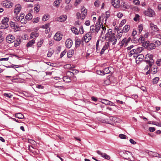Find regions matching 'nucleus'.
Here are the masks:
<instances>
[{
    "instance_id": "f257e3e1",
    "label": "nucleus",
    "mask_w": 161,
    "mask_h": 161,
    "mask_svg": "<svg viewBox=\"0 0 161 161\" xmlns=\"http://www.w3.org/2000/svg\"><path fill=\"white\" fill-rule=\"evenodd\" d=\"M104 16V15H103L101 16H100L95 25H92L90 26V33H95L96 34L98 33L101 28V25H102V23L100 24L101 19V18H103Z\"/></svg>"
},
{
    "instance_id": "f03ea898",
    "label": "nucleus",
    "mask_w": 161,
    "mask_h": 161,
    "mask_svg": "<svg viewBox=\"0 0 161 161\" xmlns=\"http://www.w3.org/2000/svg\"><path fill=\"white\" fill-rule=\"evenodd\" d=\"M105 38L107 41L111 42L113 45L116 44L117 41V37L115 33L112 32V29H110L106 34Z\"/></svg>"
},
{
    "instance_id": "7ed1b4c3",
    "label": "nucleus",
    "mask_w": 161,
    "mask_h": 161,
    "mask_svg": "<svg viewBox=\"0 0 161 161\" xmlns=\"http://www.w3.org/2000/svg\"><path fill=\"white\" fill-rule=\"evenodd\" d=\"M73 72L71 71H68L66 73V76H64L63 77V80L64 81L66 82H69L71 81L70 77L74 75L75 73L78 72L75 70V69L72 70Z\"/></svg>"
},
{
    "instance_id": "20e7f679",
    "label": "nucleus",
    "mask_w": 161,
    "mask_h": 161,
    "mask_svg": "<svg viewBox=\"0 0 161 161\" xmlns=\"http://www.w3.org/2000/svg\"><path fill=\"white\" fill-rule=\"evenodd\" d=\"M153 55L149 54H147L145 56V61L149 65L150 68L154 63V61L153 59Z\"/></svg>"
},
{
    "instance_id": "39448f33",
    "label": "nucleus",
    "mask_w": 161,
    "mask_h": 161,
    "mask_svg": "<svg viewBox=\"0 0 161 161\" xmlns=\"http://www.w3.org/2000/svg\"><path fill=\"white\" fill-rule=\"evenodd\" d=\"M81 14L80 13H77L76 15L78 19L80 18L83 19L87 14V11L85 8L83 7L81 9Z\"/></svg>"
},
{
    "instance_id": "423d86ee",
    "label": "nucleus",
    "mask_w": 161,
    "mask_h": 161,
    "mask_svg": "<svg viewBox=\"0 0 161 161\" xmlns=\"http://www.w3.org/2000/svg\"><path fill=\"white\" fill-rule=\"evenodd\" d=\"M123 153H124L123 157L125 159L129 160L130 161L134 160L133 155L131 152L127 151H125Z\"/></svg>"
},
{
    "instance_id": "0eeeda50",
    "label": "nucleus",
    "mask_w": 161,
    "mask_h": 161,
    "mask_svg": "<svg viewBox=\"0 0 161 161\" xmlns=\"http://www.w3.org/2000/svg\"><path fill=\"white\" fill-rule=\"evenodd\" d=\"M89 32L88 33L86 34L84 37L82 39V42H85L86 43H87L89 42L90 40L92 38V36L91 35V34Z\"/></svg>"
},
{
    "instance_id": "6e6552de",
    "label": "nucleus",
    "mask_w": 161,
    "mask_h": 161,
    "mask_svg": "<svg viewBox=\"0 0 161 161\" xmlns=\"http://www.w3.org/2000/svg\"><path fill=\"white\" fill-rule=\"evenodd\" d=\"M150 26L151 30L153 32H158L159 31L157 26L155 25L153 23L151 22L150 24Z\"/></svg>"
},
{
    "instance_id": "1a4fd4ad",
    "label": "nucleus",
    "mask_w": 161,
    "mask_h": 161,
    "mask_svg": "<svg viewBox=\"0 0 161 161\" xmlns=\"http://www.w3.org/2000/svg\"><path fill=\"white\" fill-rule=\"evenodd\" d=\"M15 40L14 37L12 35H9L6 37V41L8 43H11L14 42Z\"/></svg>"
},
{
    "instance_id": "9d476101",
    "label": "nucleus",
    "mask_w": 161,
    "mask_h": 161,
    "mask_svg": "<svg viewBox=\"0 0 161 161\" xmlns=\"http://www.w3.org/2000/svg\"><path fill=\"white\" fill-rule=\"evenodd\" d=\"M2 5L6 8H10L13 6V4L12 2L6 0L3 2Z\"/></svg>"
},
{
    "instance_id": "9b49d317",
    "label": "nucleus",
    "mask_w": 161,
    "mask_h": 161,
    "mask_svg": "<svg viewBox=\"0 0 161 161\" xmlns=\"http://www.w3.org/2000/svg\"><path fill=\"white\" fill-rule=\"evenodd\" d=\"M109 119L110 121L106 122V123L110 124H112L113 123V122L115 123L118 122L119 119L115 117L110 116L109 117Z\"/></svg>"
},
{
    "instance_id": "f8f14e48",
    "label": "nucleus",
    "mask_w": 161,
    "mask_h": 161,
    "mask_svg": "<svg viewBox=\"0 0 161 161\" xmlns=\"http://www.w3.org/2000/svg\"><path fill=\"white\" fill-rule=\"evenodd\" d=\"M144 13L146 15L149 17H153L155 14V12L151 8H148L147 10L145 11Z\"/></svg>"
},
{
    "instance_id": "ddd939ff",
    "label": "nucleus",
    "mask_w": 161,
    "mask_h": 161,
    "mask_svg": "<svg viewBox=\"0 0 161 161\" xmlns=\"http://www.w3.org/2000/svg\"><path fill=\"white\" fill-rule=\"evenodd\" d=\"M63 35L60 32H57L54 36V39L57 41H60L62 38Z\"/></svg>"
},
{
    "instance_id": "4468645a",
    "label": "nucleus",
    "mask_w": 161,
    "mask_h": 161,
    "mask_svg": "<svg viewBox=\"0 0 161 161\" xmlns=\"http://www.w3.org/2000/svg\"><path fill=\"white\" fill-rule=\"evenodd\" d=\"M8 21L9 19L7 17L4 18L2 20V22L3 25L2 26L3 27V28H7L8 26Z\"/></svg>"
},
{
    "instance_id": "2eb2a0df",
    "label": "nucleus",
    "mask_w": 161,
    "mask_h": 161,
    "mask_svg": "<svg viewBox=\"0 0 161 161\" xmlns=\"http://www.w3.org/2000/svg\"><path fill=\"white\" fill-rule=\"evenodd\" d=\"M112 5L116 8H119L120 6V1L119 0H111Z\"/></svg>"
},
{
    "instance_id": "dca6fc26",
    "label": "nucleus",
    "mask_w": 161,
    "mask_h": 161,
    "mask_svg": "<svg viewBox=\"0 0 161 161\" xmlns=\"http://www.w3.org/2000/svg\"><path fill=\"white\" fill-rule=\"evenodd\" d=\"M113 67H109L104 69V71H103V72L104 73L105 75L108 74H112L113 73Z\"/></svg>"
},
{
    "instance_id": "f3484780",
    "label": "nucleus",
    "mask_w": 161,
    "mask_h": 161,
    "mask_svg": "<svg viewBox=\"0 0 161 161\" xmlns=\"http://www.w3.org/2000/svg\"><path fill=\"white\" fill-rule=\"evenodd\" d=\"M21 9V5L19 4H18L15 5V8L14 10V13L16 14L17 15L18 14Z\"/></svg>"
},
{
    "instance_id": "a211bd4d",
    "label": "nucleus",
    "mask_w": 161,
    "mask_h": 161,
    "mask_svg": "<svg viewBox=\"0 0 161 161\" xmlns=\"http://www.w3.org/2000/svg\"><path fill=\"white\" fill-rule=\"evenodd\" d=\"M97 153L98 154L101 155L102 157L106 159L109 160L110 158V157L109 155H108L105 153H103L101 152L100 151H97Z\"/></svg>"
},
{
    "instance_id": "6ab92c4d",
    "label": "nucleus",
    "mask_w": 161,
    "mask_h": 161,
    "mask_svg": "<svg viewBox=\"0 0 161 161\" xmlns=\"http://www.w3.org/2000/svg\"><path fill=\"white\" fill-rule=\"evenodd\" d=\"M102 103H104L106 105L114 106H115V105L113 103L108 100L103 99L102 100Z\"/></svg>"
},
{
    "instance_id": "aec40b11",
    "label": "nucleus",
    "mask_w": 161,
    "mask_h": 161,
    "mask_svg": "<svg viewBox=\"0 0 161 161\" xmlns=\"http://www.w3.org/2000/svg\"><path fill=\"white\" fill-rule=\"evenodd\" d=\"M144 58V56L142 54H139L137 55L136 58V63H138L139 62L142 61Z\"/></svg>"
},
{
    "instance_id": "412c9836",
    "label": "nucleus",
    "mask_w": 161,
    "mask_h": 161,
    "mask_svg": "<svg viewBox=\"0 0 161 161\" xmlns=\"http://www.w3.org/2000/svg\"><path fill=\"white\" fill-rule=\"evenodd\" d=\"M28 149L29 151L33 153L34 154H35L36 153H37V150L34 148L31 145H28Z\"/></svg>"
},
{
    "instance_id": "4be33fe9",
    "label": "nucleus",
    "mask_w": 161,
    "mask_h": 161,
    "mask_svg": "<svg viewBox=\"0 0 161 161\" xmlns=\"http://www.w3.org/2000/svg\"><path fill=\"white\" fill-rule=\"evenodd\" d=\"M65 44L67 48H70L72 44V40L69 39L67 40L65 42Z\"/></svg>"
},
{
    "instance_id": "5701e85b",
    "label": "nucleus",
    "mask_w": 161,
    "mask_h": 161,
    "mask_svg": "<svg viewBox=\"0 0 161 161\" xmlns=\"http://www.w3.org/2000/svg\"><path fill=\"white\" fill-rule=\"evenodd\" d=\"M158 71L157 67L154 65L151 69V73L153 74H155L158 72Z\"/></svg>"
},
{
    "instance_id": "b1692460",
    "label": "nucleus",
    "mask_w": 161,
    "mask_h": 161,
    "mask_svg": "<svg viewBox=\"0 0 161 161\" xmlns=\"http://www.w3.org/2000/svg\"><path fill=\"white\" fill-rule=\"evenodd\" d=\"M67 18V16L66 15L61 16L59 17L57 19V21L60 22H63L65 21Z\"/></svg>"
},
{
    "instance_id": "393cba45",
    "label": "nucleus",
    "mask_w": 161,
    "mask_h": 161,
    "mask_svg": "<svg viewBox=\"0 0 161 161\" xmlns=\"http://www.w3.org/2000/svg\"><path fill=\"white\" fill-rule=\"evenodd\" d=\"M108 43L107 42V44H106L103 47L100 52L101 55H102L104 53L105 51L108 48Z\"/></svg>"
},
{
    "instance_id": "a878e982",
    "label": "nucleus",
    "mask_w": 161,
    "mask_h": 161,
    "mask_svg": "<svg viewBox=\"0 0 161 161\" xmlns=\"http://www.w3.org/2000/svg\"><path fill=\"white\" fill-rule=\"evenodd\" d=\"M75 47H78L80 46V43L81 41L80 39L78 38V37H76L75 39Z\"/></svg>"
},
{
    "instance_id": "bb28decb",
    "label": "nucleus",
    "mask_w": 161,
    "mask_h": 161,
    "mask_svg": "<svg viewBox=\"0 0 161 161\" xmlns=\"http://www.w3.org/2000/svg\"><path fill=\"white\" fill-rule=\"evenodd\" d=\"M10 24L11 27L14 29H16V28L18 29L19 28V26L14 22L11 21L10 22Z\"/></svg>"
},
{
    "instance_id": "cd10ccee",
    "label": "nucleus",
    "mask_w": 161,
    "mask_h": 161,
    "mask_svg": "<svg viewBox=\"0 0 161 161\" xmlns=\"http://www.w3.org/2000/svg\"><path fill=\"white\" fill-rule=\"evenodd\" d=\"M39 36L38 33L36 32H32L31 34L30 37L32 39H35Z\"/></svg>"
},
{
    "instance_id": "c85d7f7f",
    "label": "nucleus",
    "mask_w": 161,
    "mask_h": 161,
    "mask_svg": "<svg viewBox=\"0 0 161 161\" xmlns=\"http://www.w3.org/2000/svg\"><path fill=\"white\" fill-rule=\"evenodd\" d=\"M130 28V25H125L123 28V30L121 31H122L124 32H127L129 30Z\"/></svg>"
},
{
    "instance_id": "c756f323",
    "label": "nucleus",
    "mask_w": 161,
    "mask_h": 161,
    "mask_svg": "<svg viewBox=\"0 0 161 161\" xmlns=\"http://www.w3.org/2000/svg\"><path fill=\"white\" fill-rule=\"evenodd\" d=\"M35 43V41L34 40H32L26 44V47H31Z\"/></svg>"
},
{
    "instance_id": "7c9ffc66",
    "label": "nucleus",
    "mask_w": 161,
    "mask_h": 161,
    "mask_svg": "<svg viewBox=\"0 0 161 161\" xmlns=\"http://www.w3.org/2000/svg\"><path fill=\"white\" fill-rule=\"evenodd\" d=\"M72 32L75 35H78L79 33V31L78 29L75 27H73L71 28Z\"/></svg>"
},
{
    "instance_id": "2f4dec72",
    "label": "nucleus",
    "mask_w": 161,
    "mask_h": 161,
    "mask_svg": "<svg viewBox=\"0 0 161 161\" xmlns=\"http://www.w3.org/2000/svg\"><path fill=\"white\" fill-rule=\"evenodd\" d=\"M15 117L19 119H23L24 118V116L23 114L20 113L15 114Z\"/></svg>"
},
{
    "instance_id": "473e14b6",
    "label": "nucleus",
    "mask_w": 161,
    "mask_h": 161,
    "mask_svg": "<svg viewBox=\"0 0 161 161\" xmlns=\"http://www.w3.org/2000/svg\"><path fill=\"white\" fill-rule=\"evenodd\" d=\"M136 51V54L141 53L143 50V48L142 47H138L137 48L135 49Z\"/></svg>"
},
{
    "instance_id": "72a5a7b5",
    "label": "nucleus",
    "mask_w": 161,
    "mask_h": 161,
    "mask_svg": "<svg viewBox=\"0 0 161 161\" xmlns=\"http://www.w3.org/2000/svg\"><path fill=\"white\" fill-rule=\"evenodd\" d=\"M21 42V39H17L16 42L14 43V46L16 47L19 46Z\"/></svg>"
},
{
    "instance_id": "f704fd0d",
    "label": "nucleus",
    "mask_w": 161,
    "mask_h": 161,
    "mask_svg": "<svg viewBox=\"0 0 161 161\" xmlns=\"http://www.w3.org/2000/svg\"><path fill=\"white\" fill-rule=\"evenodd\" d=\"M54 51L53 49L50 48L47 54V56L48 57H51L54 53Z\"/></svg>"
},
{
    "instance_id": "c9c22d12",
    "label": "nucleus",
    "mask_w": 161,
    "mask_h": 161,
    "mask_svg": "<svg viewBox=\"0 0 161 161\" xmlns=\"http://www.w3.org/2000/svg\"><path fill=\"white\" fill-rule=\"evenodd\" d=\"M145 38L143 36H141L138 38H137L136 39L135 41H138L140 43V42L142 43L144 41Z\"/></svg>"
},
{
    "instance_id": "e433bc0d",
    "label": "nucleus",
    "mask_w": 161,
    "mask_h": 161,
    "mask_svg": "<svg viewBox=\"0 0 161 161\" xmlns=\"http://www.w3.org/2000/svg\"><path fill=\"white\" fill-rule=\"evenodd\" d=\"M156 45H155L154 43H151L149 44L148 48L150 49H153L155 48Z\"/></svg>"
},
{
    "instance_id": "4c0bfd02",
    "label": "nucleus",
    "mask_w": 161,
    "mask_h": 161,
    "mask_svg": "<svg viewBox=\"0 0 161 161\" xmlns=\"http://www.w3.org/2000/svg\"><path fill=\"white\" fill-rule=\"evenodd\" d=\"M126 41V38H124L119 43V45L120 47H121L123 46L125 44V42Z\"/></svg>"
},
{
    "instance_id": "58836bf2",
    "label": "nucleus",
    "mask_w": 161,
    "mask_h": 161,
    "mask_svg": "<svg viewBox=\"0 0 161 161\" xmlns=\"http://www.w3.org/2000/svg\"><path fill=\"white\" fill-rule=\"evenodd\" d=\"M50 17V16L47 14H45L42 18V20L43 21H46L48 20Z\"/></svg>"
},
{
    "instance_id": "ea45409f",
    "label": "nucleus",
    "mask_w": 161,
    "mask_h": 161,
    "mask_svg": "<svg viewBox=\"0 0 161 161\" xmlns=\"http://www.w3.org/2000/svg\"><path fill=\"white\" fill-rule=\"evenodd\" d=\"M123 32L121 31H118L117 32V36L116 37H117V39L118 38V39H119L120 37L122 36L123 34Z\"/></svg>"
},
{
    "instance_id": "a19ab883",
    "label": "nucleus",
    "mask_w": 161,
    "mask_h": 161,
    "mask_svg": "<svg viewBox=\"0 0 161 161\" xmlns=\"http://www.w3.org/2000/svg\"><path fill=\"white\" fill-rule=\"evenodd\" d=\"M151 152L152 153V155L154 157L161 158V155H160L156 152Z\"/></svg>"
},
{
    "instance_id": "79ce46f5",
    "label": "nucleus",
    "mask_w": 161,
    "mask_h": 161,
    "mask_svg": "<svg viewBox=\"0 0 161 161\" xmlns=\"http://www.w3.org/2000/svg\"><path fill=\"white\" fill-rule=\"evenodd\" d=\"M149 41H147L145 42H142V46L146 47H148L149 46Z\"/></svg>"
},
{
    "instance_id": "37998d69",
    "label": "nucleus",
    "mask_w": 161,
    "mask_h": 161,
    "mask_svg": "<svg viewBox=\"0 0 161 161\" xmlns=\"http://www.w3.org/2000/svg\"><path fill=\"white\" fill-rule=\"evenodd\" d=\"M136 54V51H135V49H134L131 50L130 53H129V55L130 57L133 54Z\"/></svg>"
},
{
    "instance_id": "c03bdc74",
    "label": "nucleus",
    "mask_w": 161,
    "mask_h": 161,
    "mask_svg": "<svg viewBox=\"0 0 161 161\" xmlns=\"http://www.w3.org/2000/svg\"><path fill=\"white\" fill-rule=\"evenodd\" d=\"M32 18V16L31 15V14L29 13L27 14L26 17L25 18L27 20H31Z\"/></svg>"
},
{
    "instance_id": "a18cd8bd",
    "label": "nucleus",
    "mask_w": 161,
    "mask_h": 161,
    "mask_svg": "<svg viewBox=\"0 0 161 161\" xmlns=\"http://www.w3.org/2000/svg\"><path fill=\"white\" fill-rule=\"evenodd\" d=\"M4 40V37L3 36V33L0 31V43L2 42Z\"/></svg>"
},
{
    "instance_id": "49530a36",
    "label": "nucleus",
    "mask_w": 161,
    "mask_h": 161,
    "mask_svg": "<svg viewBox=\"0 0 161 161\" xmlns=\"http://www.w3.org/2000/svg\"><path fill=\"white\" fill-rule=\"evenodd\" d=\"M102 30L101 32V35L102 36L105 33V31L106 30V28L105 26H103V25H101Z\"/></svg>"
},
{
    "instance_id": "de8ad7c7",
    "label": "nucleus",
    "mask_w": 161,
    "mask_h": 161,
    "mask_svg": "<svg viewBox=\"0 0 161 161\" xmlns=\"http://www.w3.org/2000/svg\"><path fill=\"white\" fill-rule=\"evenodd\" d=\"M137 32L135 30H133L132 33V36L133 37V38L134 39L136 40V37H135V36L137 34Z\"/></svg>"
},
{
    "instance_id": "09e8293b",
    "label": "nucleus",
    "mask_w": 161,
    "mask_h": 161,
    "mask_svg": "<svg viewBox=\"0 0 161 161\" xmlns=\"http://www.w3.org/2000/svg\"><path fill=\"white\" fill-rule=\"evenodd\" d=\"M39 18L38 17H37L34 18L32 20V21L33 22V23H36L38 22L39 20Z\"/></svg>"
},
{
    "instance_id": "8fccbe9b",
    "label": "nucleus",
    "mask_w": 161,
    "mask_h": 161,
    "mask_svg": "<svg viewBox=\"0 0 161 161\" xmlns=\"http://www.w3.org/2000/svg\"><path fill=\"white\" fill-rule=\"evenodd\" d=\"M138 29L139 30V33H141L143 29L142 25L141 24L139 25L138 26Z\"/></svg>"
},
{
    "instance_id": "3c124183",
    "label": "nucleus",
    "mask_w": 161,
    "mask_h": 161,
    "mask_svg": "<svg viewBox=\"0 0 161 161\" xmlns=\"http://www.w3.org/2000/svg\"><path fill=\"white\" fill-rule=\"evenodd\" d=\"M119 136L121 139H126L127 137L125 135L122 134H120L119 135Z\"/></svg>"
},
{
    "instance_id": "603ef678",
    "label": "nucleus",
    "mask_w": 161,
    "mask_h": 161,
    "mask_svg": "<svg viewBox=\"0 0 161 161\" xmlns=\"http://www.w3.org/2000/svg\"><path fill=\"white\" fill-rule=\"evenodd\" d=\"M43 40H41L38 42L37 43V46L38 47H40L43 44Z\"/></svg>"
},
{
    "instance_id": "864d4df0",
    "label": "nucleus",
    "mask_w": 161,
    "mask_h": 161,
    "mask_svg": "<svg viewBox=\"0 0 161 161\" xmlns=\"http://www.w3.org/2000/svg\"><path fill=\"white\" fill-rule=\"evenodd\" d=\"M79 33L80 32V34H82L84 32V30L83 27L82 25H81L80 27V30Z\"/></svg>"
},
{
    "instance_id": "5fc2aeb1",
    "label": "nucleus",
    "mask_w": 161,
    "mask_h": 161,
    "mask_svg": "<svg viewBox=\"0 0 161 161\" xmlns=\"http://www.w3.org/2000/svg\"><path fill=\"white\" fill-rule=\"evenodd\" d=\"M159 80V78L158 77H155L153 80V84L157 83Z\"/></svg>"
},
{
    "instance_id": "6e6d98bb",
    "label": "nucleus",
    "mask_w": 161,
    "mask_h": 161,
    "mask_svg": "<svg viewBox=\"0 0 161 161\" xmlns=\"http://www.w3.org/2000/svg\"><path fill=\"white\" fill-rule=\"evenodd\" d=\"M3 95L8 98H11L13 96V95H11L10 93H4L3 94Z\"/></svg>"
},
{
    "instance_id": "4d7b16f0",
    "label": "nucleus",
    "mask_w": 161,
    "mask_h": 161,
    "mask_svg": "<svg viewBox=\"0 0 161 161\" xmlns=\"http://www.w3.org/2000/svg\"><path fill=\"white\" fill-rule=\"evenodd\" d=\"M139 17L140 16L138 14H136L134 18V20L136 21H137L139 19Z\"/></svg>"
},
{
    "instance_id": "13d9d810",
    "label": "nucleus",
    "mask_w": 161,
    "mask_h": 161,
    "mask_svg": "<svg viewBox=\"0 0 161 161\" xmlns=\"http://www.w3.org/2000/svg\"><path fill=\"white\" fill-rule=\"evenodd\" d=\"M14 19L15 21L19 22L20 20L19 16H18L17 15H16L14 17Z\"/></svg>"
},
{
    "instance_id": "bf43d9fd",
    "label": "nucleus",
    "mask_w": 161,
    "mask_h": 161,
    "mask_svg": "<svg viewBox=\"0 0 161 161\" xmlns=\"http://www.w3.org/2000/svg\"><path fill=\"white\" fill-rule=\"evenodd\" d=\"M25 18H24L23 19H21V20H19V22L21 23V24H25L27 23V20Z\"/></svg>"
},
{
    "instance_id": "052dcab7",
    "label": "nucleus",
    "mask_w": 161,
    "mask_h": 161,
    "mask_svg": "<svg viewBox=\"0 0 161 161\" xmlns=\"http://www.w3.org/2000/svg\"><path fill=\"white\" fill-rule=\"evenodd\" d=\"M154 43L155 45H156V46H160L161 44V42L159 41H156Z\"/></svg>"
},
{
    "instance_id": "680f3d73",
    "label": "nucleus",
    "mask_w": 161,
    "mask_h": 161,
    "mask_svg": "<svg viewBox=\"0 0 161 161\" xmlns=\"http://www.w3.org/2000/svg\"><path fill=\"white\" fill-rule=\"evenodd\" d=\"M39 6L38 4H36V6L34 8V10L36 12H38L39 10Z\"/></svg>"
},
{
    "instance_id": "e2e57ef3",
    "label": "nucleus",
    "mask_w": 161,
    "mask_h": 161,
    "mask_svg": "<svg viewBox=\"0 0 161 161\" xmlns=\"http://www.w3.org/2000/svg\"><path fill=\"white\" fill-rule=\"evenodd\" d=\"M72 8V6L69 5H67L65 7V9L66 10H70Z\"/></svg>"
},
{
    "instance_id": "0e129e2a",
    "label": "nucleus",
    "mask_w": 161,
    "mask_h": 161,
    "mask_svg": "<svg viewBox=\"0 0 161 161\" xmlns=\"http://www.w3.org/2000/svg\"><path fill=\"white\" fill-rule=\"evenodd\" d=\"M110 12L109 11H108L106 12V18L105 19V20L107 19L110 16Z\"/></svg>"
},
{
    "instance_id": "69168bd1",
    "label": "nucleus",
    "mask_w": 161,
    "mask_h": 161,
    "mask_svg": "<svg viewBox=\"0 0 161 161\" xmlns=\"http://www.w3.org/2000/svg\"><path fill=\"white\" fill-rule=\"evenodd\" d=\"M109 80L108 79H107L104 81V86H105L106 85H109Z\"/></svg>"
},
{
    "instance_id": "338daca9",
    "label": "nucleus",
    "mask_w": 161,
    "mask_h": 161,
    "mask_svg": "<svg viewBox=\"0 0 161 161\" xmlns=\"http://www.w3.org/2000/svg\"><path fill=\"white\" fill-rule=\"evenodd\" d=\"M133 2L135 5H138L140 4V1L139 0H134Z\"/></svg>"
},
{
    "instance_id": "774afa93",
    "label": "nucleus",
    "mask_w": 161,
    "mask_h": 161,
    "mask_svg": "<svg viewBox=\"0 0 161 161\" xmlns=\"http://www.w3.org/2000/svg\"><path fill=\"white\" fill-rule=\"evenodd\" d=\"M126 21L125 19L122 20L119 24L120 26H122L126 23Z\"/></svg>"
}]
</instances>
